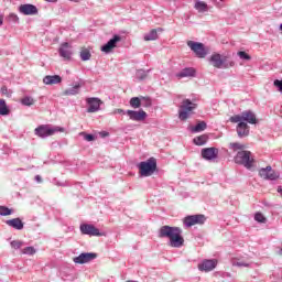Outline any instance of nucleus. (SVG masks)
<instances>
[{
  "label": "nucleus",
  "mask_w": 282,
  "mask_h": 282,
  "mask_svg": "<svg viewBox=\"0 0 282 282\" xmlns=\"http://www.w3.org/2000/svg\"><path fill=\"white\" fill-rule=\"evenodd\" d=\"M79 56L82 61H89L91 58V52L88 48H83Z\"/></svg>",
  "instance_id": "nucleus-32"
},
{
  "label": "nucleus",
  "mask_w": 282,
  "mask_h": 282,
  "mask_svg": "<svg viewBox=\"0 0 282 282\" xmlns=\"http://www.w3.org/2000/svg\"><path fill=\"white\" fill-rule=\"evenodd\" d=\"M148 75H149V70L147 72L144 69H139V70H137L135 77L139 80H144V78H147Z\"/></svg>",
  "instance_id": "nucleus-35"
},
{
  "label": "nucleus",
  "mask_w": 282,
  "mask_h": 282,
  "mask_svg": "<svg viewBox=\"0 0 282 282\" xmlns=\"http://www.w3.org/2000/svg\"><path fill=\"white\" fill-rule=\"evenodd\" d=\"M229 149H231L232 151H243L246 147L239 142H234L229 144Z\"/></svg>",
  "instance_id": "nucleus-33"
},
{
  "label": "nucleus",
  "mask_w": 282,
  "mask_h": 282,
  "mask_svg": "<svg viewBox=\"0 0 282 282\" xmlns=\"http://www.w3.org/2000/svg\"><path fill=\"white\" fill-rule=\"evenodd\" d=\"M9 21H12V23H19V15L11 13L9 15Z\"/></svg>",
  "instance_id": "nucleus-43"
},
{
  "label": "nucleus",
  "mask_w": 282,
  "mask_h": 282,
  "mask_svg": "<svg viewBox=\"0 0 282 282\" xmlns=\"http://www.w3.org/2000/svg\"><path fill=\"white\" fill-rule=\"evenodd\" d=\"M96 257V253H80L78 257L74 258V263H89V261H94Z\"/></svg>",
  "instance_id": "nucleus-18"
},
{
  "label": "nucleus",
  "mask_w": 282,
  "mask_h": 282,
  "mask_svg": "<svg viewBox=\"0 0 282 282\" xmlns=\"http://www.w3.org/2000/svg\"><path fill=\"white\" fill-rule=\"evenodd\" d=\"M80 135L84 137V140H86V142H94V140H96L94 134H87L86 132H82Z\"/></svg>",
  "instance_id": "nucleus-42"
},
{
  "label": "nucleus",
  "mask_w": 282,
  "mask_h": 282,
  "mask_svg": "<svg viewBox=\"0 0 282 282\" xmlns=\"http://www.w3.org/2000/svg\"><path fill=\"white\" fill-rule=\"evenodd\" d=\"M122 41V36L113 35L105 45L101 46V52L105 54H111L116 47H118V43Z\"/></svg>",
  "instance_id": "nucleus-10"
},
{
  "label": "nucleus",
  "mask_w": 282,
  "mask_h": 282,
  "mask_svg": "<svg viewBox=\"0 0 282 282\" xmlns=\"http://www.w3.org/2000/svg\"><path fill=\"white\" fill-rule=\"evenodd\" d=\"M19 12L25 17H32L34 14H39V8L34 4H21L19 7Z\"/></svg>",
  "instance_id": "nucleus-14"
},
{
  "label": "nucleus",
  "mask_w": 282,
  "mask_h": 282,
  "mask_svg": "<svg viewBox=\"0 0 282 282\" xmlns=\"http://www.w3.org/2000/svg\"><path fill=\"white\" fill-rule=\"evenodd\" d=\"M254 219L256 221H258L259 224H265L267 219H265V216H263V214L261 213H257L254 215Z\"/></svg>",
  "instance_id": "nucleus-41"
},
{
  "label": "nucleus",
  "mask_w": 282,
  "mask_h": 282,
  "mask_svg": "<svg viewBox=\"0 0 282 282\" xmlns=\"http://www.w3.org/2000/svg\"><path fill=\"white\" fill-rule=\"evenodd\" d=\"M193 142L194 144H196V147H204V144L208 142V135L203 134V135L196 137L194 138Z\"/></svg>",
  "instance_id": "nucleus-27"
},
{
  "label": "nucleus",
  "mask_w": 282,
  "mask_h": 282,
  "mask_svg": "<svg viewBox=\"0 0 282 282\" xmlns=\"http://www.w3.org/2000/svg\"><path fill=\"white\" fill-rule=\"evenodd\" d=\"M236 164H242L246 169H252V163L254 162V158H252V152L241 150L235 156Z\"/></svg>",
  "instance_id": "nucleus-6"
},
{
  "label": "nucleus",
  "mask_w": 282,
  "mask_h": 282,
  "mask_svg": "<svg viewBox=\"0 0 282 282\" xmlns=\"http://www.w3.org/2000/svg\"><path fill=\"white\" fill-rule=\"evenodd\" d=\"M159 238L170 239L169 246L171 248H182L184 246V237H182V229L180 227L162 226L159 230Z\"/></svg>",
  "instance_id": "nucleus-1"
},
{
  "label": "nucleus",
  "mask_w": 282,
  "mask_h": 282,
  "mask_svg": "<svg viewBox=\"0 0 282 282\" xmlns=\"http://www.w3.org/2000/svg\"><path fill=\"white\" fill-rule=\"evenodd\" d=\"M130 106L133 109H140V107H142V99H141V97H132L130 99Z\"/></svg>",
  "instance_id": "nucleus-29"
},
{
  "label": "nucleus",
  "mask_w": 282,
  "mask_h": 282,
  "mask_svg": "<svg viewBox=\"0 0 282 282\" xmlns=\"http://www.w3.org/2000/svg\"><path fill=\"white\" fill-rule=\"evenodd\" d=\"M113 113H124V111L122 109H116Z\"/></svg>",
  "instance_id": "nucleus-47"
},
{
  "label": "nucleus",
  "mask_w": 282,
  "mask_h": 282,
  "mask_svg": "<svg viewBox=\"0 0 282 282\" xmlns=\"http://www.w3.org/2000/svg\"><path fill=\"white\" fill-rule=\"evenodd\" d=\"M197 108L196 104H193L189 99L183 100L182 105L180 106L178 110V118L180 120H188L193 110Z\"/></svg>",
  "instance_id": "nucleus-7"
},
{
  "label": "nucleus",
  "mask_w": 282,
  "mask_h": 282,
  "mask_svg": "<svg viewBox=\"0 0 282 282\" xmlns=\"http://www.w3.org/2000/svg\"><path fill=\"white\" fill-rule=\"evenodd\" d=\"M86 102L88 105L87 112L96 113V111H100V105H102V100L98 97H88L86 98Z\"/></svg>",
  "instance_id": "nucleus-11"
},
{
  "label": "nucleus",
  "mask_w": 282,
  "mask_h": 282,
  "mask_svg": "<svg viewBox=\"0 0 282 282\" xmlns=\"http://www.w3.org/2000/svg\"><path fill=\"white\" fill-rule=\"evenodd\" d=\"M195 77V68H184L180 73L176 74V78H193Z\"/></svg>",
  "instance_id": "nucleus-23"
},
{
  "label": "nucleus",
  "mask_w": 282,
  "mask_h": 282,
  "mask_svg": "<svg viewBox=\"0 0 282 282\" xmlns=\"http://www.w3.org/2000/svg\"><path fill=\"white\" fill-rule=\"evenodd\" d=\"M231 265L237 268H250V265H252V262H248V260H242L240 258H232Z\"/></svg>",
  "instance_id": "nucleus-25"
},
{
  "label": "nucleus",
  "mask_w": 282,
  "mask_h": 282,
  "mask_svg": "<svg viewBox=\"0 0 282 282\" xmlns=\"http://www.w3.org/2000/svg\"><path fill=\"white\" fill-rule=\"evenodd\" d=\"M280 30H281V32H282V24H280Z\"/></svg>",
  "instance_id": "nucleus-49"
},
{
  "label": "nucleus",
  "mask_w": 282,
  "mask_h": 282,
  "mask_svg": "<svg viewBox=\"0 0 282 282\" xmlns=\"http://www.w3.org/2000/svg\"><path fill=\"white\" fill-rule=\"evenodd\" d=\"M58 131L63 133L65 128L42 124L35 129V135H39V138H50V135H54V133H58Z\"/></svg>",
  "instance_id": "nucleus-5"
},
{
  "label": "nucleus",
  "mask_w": 282,
  "mask_h": 282,
  "mask_svg": "<svg viewBox=\"0 0 282 282\" xmlns=\"http://www.w3.org/2000/svg\"><path fill=\"white\" fill-rule=\"evenodd\" d=\"M206 223V216L202 214L186 216L183 220L185 228H192V226H202Z\"/></svg>",
  "instance_id": "nucleus-8"
},
{
  "label": "nucleus",
  "mask_w": 282,
  "mask_h": 282,
  "mask_svg": "<svg viewBox=\"0 0 282 282\" xmlns=\"http://www.w3.org/2000/svg\"><path fill=\"white\" fill-rule=\"evenodd\" d=\"M21 102L25 107H32V105H34V98H32V97H24V98L21 99Z\"/></svg>",
  "instance_id": "nucleus-36"
},
{
  "label": "nucleus",
  "mask_w": 282,
  "mask_h": 282,
  "mask_svg": "<svg viewBox=\"0 0 282 282\" xmlns=\"http://www.w3.org/2000/svg\"><path fill=\"white\" fill-rule=\"evenodd\" d=\"M22 254H36V249H34V247H25L22 249Z\"/></svg>",
  "instance_id": "nucleus-38"
},
{
  "label": "nucleus",
  "mask_w": 282,
  "mask_h": 282,
  "mask_svg": "<svg viewBox=\"0 0 282 282\" xmlns=\"http://www.w3.org/2000/svg\"><path fill=\"white\" fill-rule=\"evenodd\" d=\"M194 8H195V10H197V12H208V4H206V2H204V1L197 0L195 2Z\"/></svg>",
  "instance_id": "nucleus-28"
},
{
  "label": "nucleus",
  "mask_w": 282,
  "mask_h": 282,
  "mask_svg": "<svg viewBox=\"0 0 282 282\" xmlns=\"http://www.w3.org/2000/svg\"><path fill=\"white\" fill-rule=\"evenodd\" d=\"M80 87H83V84L77 82L73 87L65 89L63 96H78V94H80Z\"/></svg>",
  "instance_id": "nucleus-22"
},
{
  "label": "nucleus",
  "mask_w": 282,
  "mask_h": 282,
  "mask_svg": "<svg viewBox=\"0 0 282 282\" xmlns=\"http://www.w3.org/2000/svg\"><path fill=\"white\" fill-rule=\"evenodd\" d=\"M0 25H3V15H0Z\"/></svg>",
  "instance_id": "nucleus-48"
},
{
  "label": "nucleus",
  "mask_w": 282,
  "mask_h": 282,
  "mask_svg": "<svg viewBox=\"0 0 282 282\" xmlns=\"http://www.w3.org/2000/svg\"><path fill=\"white\" fill-rule=\"evenodd\" d=\"M237 133L238 138H248V135H250V126L243 121L238 122Z\"/></svg>",
  "instance_id": "nucleus-20"
},
{
  "label": "nucleus",
  "mask_w": 282,
  "mask_h": 282,
  "mask_svg": "<svg viewBox=\"0 0 282 282\" xmlns=\"http://www.w3.org/2000/svg\"><path fill=\"white\" fill-rule=\"evenodd\" d=\"M158 32H162V28L151 30L144 35V41H158Z\"/></svg>",
  "instance_id": "nucleus-26"
},
{
  "label": "nucleus",
  "mask_w": 282,
  "mask_h": 282,
  "mask_svg": "<svg viewBox=\"0 0 282 282\" xmlns=\"http://www.w3.org/2000/svg\"><path fill=\"white\" fill-rule=\"evenodd\" d=\"M7 226L14 228L15 230H23V221L21 218H13L6 221Z\"/></svg>",
  "instance_id": "nucleus-24"
},
{
  "label": "nucleus",
  "mask_w": 282,
  "mask_h": 282,
  "mask_svg": "<svg viewBox=\"0 0 282 282\" xmlns=\"http://www.w3.org/2000/svg\"><path fill=\"white\" fill-rule=\"evenodd\" d=\"M217 259H205L198 264L200 272H213L217 268Z\"/></svg>",
  "instance_id": "nucleus-13"
},
{
  "label": "nucleus",
  "mask_w": 282,
  "mask_h": 282,
  "mask_svg": "<svg viewBox=\"0 0 282 282\" xmlns=\"http://www.w3.org/2000/svg\"><path fill=\"white\" fill-rule=\"evenodd\" d=\"M141 177H151L158 169V161L154 158L143 161L138 165Z\"/></svg>",
  "instance_id": "nucleus-3"
},
{
  "label": "nucleus",
  "mask_w": 282,
  "mask_h": 282,
  "mask_svg": "<svg viewBox=\"0 0 282 282\" xmlns=\"http://www.w3.org/2000/svg\"><path fill=\"white\" fill-rule=\"evenodd\" d=\"M202 131H206V123L204 121L198 122L192 128V133H199Z\"/></svg>",
  "instance_id": "nucleus-30"
},
{
  "label": "nucleus",
  "mask_w": 282,
  "mask_h": 282,
  "mask_svg": "<svg viewBox=\"0 0 282 282\" xmlns=\"http://www.w3.org/2000/svg\"><path fill=\"white\" fill-rule=\"evenodd\" d=\"M11 248H13L14 250H19V249L23 248V241H21V240L11 241Z\"/></svg>",
  "instance_id": "nucleus-37"
},
{
  "label": "nucleus",
  "mask_w": 282,
  "mask_h": 282,
  "mask_svg": "<svg viewBox=\"0 0 282 282\" xmlns=\"http://www.w3.org/2000/svg\"><path fill=\"white\" fill-rule=\"evenodd\" d=\"M217 155H219V149L217 148H205L202 150L204 160H216Z\"/></svg>",
  "instance_id": "nucleus-17"
},
{
  "label": "nucleus",
  "mask_w": 282,
  "mask_h": 282,
  "mask_svg": "<svg viewBox=\"0 0 282 282\" xmlns=\"http://www.w3.org/2000/svg\"><path fill=\"white\" fill-rule=\"evenodd\" d=\"M12 215V209L6 207V206H0V216L1 217H8Z\"/></svg>",
  "instance_id": "nucleus-34"
},
{
  "label": "nucleus",
  "mask_w": 282,
  "mask_h": 282,
  "mask_svg": "<svg viewBox=\"0 0 282 282\" xmlns=\"http://www.w3.org/2000/svg\"><path fill=\"white\" fill-rule=\"evenodd\" d=\"M1 94H2L3 96H8V97L11 96L10 91L8 90V87H6V86H3V87L1 88Z\"/></svg>",
  "instance_id": "nucleus-45"
},
{
  "label": "nucleus",
  "mask_w": 282,
  "mask_h": 282,
  "mask_svg": "<svg viewBox=\"0 0 282 282\" xmlns=\"http://www.w3.org/2000/svg\"><path fill=\"white\" fill-rule=\"evenodd\" d=\"M127 116H129L130 120H134L135 122L147 120V112L144 110H127Z\"/></svg>",
  "instance_id": "nucleus-16"
},
{
  "label": "nucleus",
  "mask_w": 282,
  "mask_h": 282,
  "mask_svg": "<svg viewBox=\"0 0 282 282\" xmlns=\"http://www.w3.org/2000/svg\"><path fill=\"white\" fill-rule=\"evenodd\" d=\"M82 235H89V237H102V234L96 226L89 224L80 225Z\"/></svg>",
  "instance_id": "nucleus-12"
},
{
  "label": "nucleus",
  "mask_w": 282,
  "mask_h": 282,
  "mask_svg": "<svg viewBox=\"0 0 282 282\" xmlns=\"http://www.w3.org/2000/svg\"><path fill=\"white\" fill-rule=\"evenodd\" d=\"M238 56H239V58H241V61H251V58H252L248 53H246L243 51H239Z\"/></svg>",
  "instance_id": "nucleus-39"
},
{
  "label": "nucleus",
  "mask_w": 282,
  "mask_h": 282,
  "mask_svg": "<svg viewBox=\"0 0 282 282\" xmlns=\"http://www.w3.org/2000/svg\"><path fill=\"white\" fill-rule=\"evenodd\" d=\"M230 122H248V124H257V115L252 110H245L240 115L230 117Z\"/></svg>",
  "instance_id": "nucleus-4"
},
{
  "label": "nucleus",
  "mask_w": 282,
  "mask_h": 282,
  "mask_svg": "<svg viewBox=\"0 0 282 282\" xmlns=\"http://www.w3.org/2000/svg\"><path fill=\"white\" fill-rule=\"evenodd\" d=\"M209 63L217 69H228L235 67V62H228V57L221 54L215 53L209 57Z\"/></svg>",
  "instance_id": "nucleus-2"
},
{
  "label": "nucleus",
  "mask_w": 282,
  "mask_h": 282,
  "mask_svg": "<svg viewBox=\"0 0 282 282\" xmlns=\"http://www.w3.org/2000/svg\"><path fill=\"white\" fill-rule=\"evenodd\" d=\"M187 45L189 46L192 52H194L197 58H206V56L208 55V50L206 48V46H204L203 43L188 41Z\"/></svg>",
  "instance_id": "nucleus-9"
},
{
  "label": "nucleus",
  "mask_w": 282,
  "mask_h": 282,
  "mask_svg": "<svg viewBox=\"0 0 282 282\" xmlns=\"http://www.w3.org/2000/svg\"><path fill=\"white\" fill-rule=\"evenodd\" d=\"M58 52L59 56H62V58H65V61H69V58H72V45H69V43H63Z\"/></svg>",
  "instance_id": "nucleus-19"
},
{
  "label": "nucleus",
  "mask_w": 282,
  "mask_h": 282,
  "mask_svg": "<svg viewBox=\"0 0 282 282\" xmlns=\"http://www.w3.org/2000/svg\"><path fill=\"white\" fill-rule=\"evenodd\" d=\"M274 87H278L279 91H282V79H275L273 82Z\"/></svg>",
  "instance_id": "nucleus-44"
},
{
  "label": "nucleus",
  "mask_w": 282,
  "mask_h": 282,
  "mask_svg": "<svg viewBox=\"0 0 282 282\" xmlns=\"http://www.w3.org/2000/svg\"><path fill=\"white\" fill-rule=\"evenodd\" d=\"M44 85H59V83H63V77L59 75H46L43 78Z\"/></svg>",
  "instance_id": "nucleus-21"
},
{
  "label": "nucleus",
  "mask_w": 282,
  "mask_h": 282,
  "mask_svg": "<svg viewBox=\"0 0 282 282\" xmlns=\"http://www.w3.org/2000/svg\"><path fill=\"white\" fill-rule=\"evenodd\" d=\"M35 182H37L39 184H41V182H43V178L41 177V175L35 176Z\"/></svg>",
  "instance_id": "nucleus-46"
},
{
  "label": "nucleus",
  "mask_w": 282,
  "mask_h": 282,
  "mask_svg": "<svg viewBox=\"0 0 282 282\" xmlns=\"http://www.w3.org/2000/svg\"><path fill=\"white\" fill-rule=\"evenodd\" d=\"M259 175L262 177V180H276L279 177V174L272 170V166L261 169L259 171Z\"/></svg>",
  "instance_id": "nucleus-15"
},
{
  "label": "nucleus",
  "mask_w": 282,
  "mask_h": 282,
  "mask_svg": "<svg viewBox=\"0 0 282 282\" xmlns=\"http://www.w3.org/2000/svg\"><path fill=\"white\" fill-rule=\"evenodd\" d=\"M10 113V109H8V105L3 99H0V116H8Z\"/></svg>",
  "instance_id": "nucleus-31"
},
{
  "label": "nucleus",
  "mask_w": 282,
  "mask_h": 282,
  "mask_svg": "<svg viewBox=\"0 0 282 282\" xmlns=\"http://www.w3.org/2000/svg\"><path fill=\"white\" fill-rule=\"evenodd\" d=\"M152 101L149 97H141V107H151Z\"/></svg>",
  "instance_id": "nucleus-40"
}]
</instances>
